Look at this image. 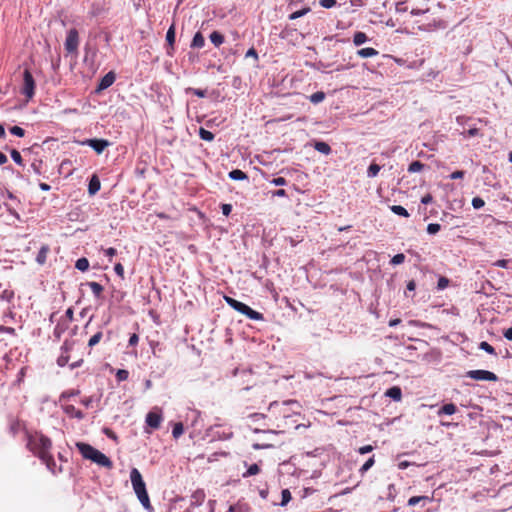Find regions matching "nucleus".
Masks as SVG:
<instances>
[{
	"label": "nucleus",
	"instance_id": "f257e3e1",
	"mask_svg": "<svg viewBox=\"0 0 512 512\" xmlns=\"http://www.w3.org/2000/svg\"><path fill=\"white\" fill-rule=\"evenodd\" d=\"M130 480L133 490L144 507L148 512H153V506L151 505L150 498L146 489V484L143 477L137 468H132L130 471Z\"/></svg>",
	"mask_w": 512,
	"mask_h": 512
},
{
	"label": "nucleus",
	"instance_id": "f03ea898",
	"mask_svg": "<svg viewBox=\"0 0 512 512\" xmlns=\"http://www.w3.org/2000/svg\"><path fill=\"white\" fill-rule=\"evenodd\" d=\"M76 447L84 459L90 460L107 469L113 468V462L104 453L84 442H77Z\"/></svg>",
	"mask_w": 512,
	"mask_h": 512
},
{
	"label": "nucleus",
	"instance_id": "7ed1b4c3",
	"mask_svg": "<svg viewBox=\"0 0 512 512\" xmlns=\"http://www.w3.org/2000/svg\"><path fill=\"white\" fill-rule=\"evenodd\" d=\"M27 443L26 447L29 451H31L35 456H37L39 459L44 454L50 452V449L52 447V442L50 438L43 435L42 433L35 432L33 434L26 433Z\"/></svg>",
	"mask_w": 512,
	"mask_h": 512
},
{
	"label": "nucleus",
	"instance_id": "20e7f679",
	"mask_svg": "<svg viewBox=\"0 0 512 512\" xmlns=\"http://www.w3.org/2000/svg\"><path fill=\"white\" fill-rule=\"evenodd\" d=\"M226 303L233 308L235 311L245 315L250 320L254 321H262L264 320V315L256 310H253L250 306L247 304L238 301L232 297L225 296L224 297Z\"/></svg>",
	"mask_w": 512,
	"mask_h": 512
},
{
	"label": "nucleus",
	"instance_id": "39448f33",
	"mask_svg": "<svg viewBox=\"0 0 512 512\" xmlns=\"http://www.w3.org/2000/svg\"><path fill=\"white\" fill-rule=\"evenodd\" d=\"M35 80L32 73L29 69H25L23 71V86L21 88V93L28 99H32L35 95Z\"/></svg>",
	"mask_w": 512,
	"mask_h": 512
},
{
	"label": "nucleus",
	"instance_id": "423d86ee",
	"mask_svg": "<svg viewBox=\"0 0 512 512\" xmlns=\"http://www.w3.org/2000/svg\"><path fill=\"white\" fill-rule=\"evenodd\" d=\"M465 377L477 380V381H492L496 382L498 380V376L491 371L488 370H469L466 372Z\"/></svg>",
	"mask_w": 512,
	"mask_h": 512
},
{
	"label": "nucleus",
	"instance_id": "0eeeda50",
	"mask_svg": "<svg viewBox=\"0 0 512 512\" xmlns=\"http://www.w3.org/2000/svg\"><path fill=\"white\" fill-rule=\"evenodd\" d=\"M110 142L106 139L102 138H91L85 139L80 142L82 146H89L92 148L97 154L103 153V151L110 146Z\"/></svg>",
	"mask_w": 512,
	"mask_h": 512
},
{
	"label": "nucleus",
	"instance_id": "6e6552de",
	"mask_svg": "<svg viewBox=\"0 0 512 512\" xmlns=\"http://www.w3.org/2000/svg\"><path fill=\"white\" fill-rule=\"evenodd\" d=\"M65 50L68 53H75L79 46V33L77 29L72 28L67 32L66 40L64 43Z\"/></svg>",
	"mask_w": 512,
	"mask_h": 512
},
{
	"label": "nucleus",
	"instance_id": "1a4fd4ad",
	"mask_svg": "<svg viewBox=\"0 0 512 512\" xmlns=\"http://www.w3.org/2000/svg\"><path fill=\"white\" fill-rule=\"evenodd\" d=\"M162 421V413L156 408L148 412L145 419L146 425L153 430L159 429Z\"/></svg>",
	"mask_w": 512,
	"mask_h": 512
},
{
	"label": "nucleus",
	"instance_id": "9d476101",
	"mask_svg": "<svg viewBox=\"0 0 512 512\" xmlns=\"http://www.w3.org/2000/svg\"><path fill=\"white\" fill-rule=\"evenodd\" d=\"M116 80V74L114 71H109L106 73L99 81L95 92L100 93L106 89H108Z\"/></svg>",
	"mask_w": 512,
	"mask_h": 512
},
{
	"label": "nucleus",
	"instance_id": "9b49d317",
	"mask_svg": "<svg viewBox=\"0 0 512 512\" xmlns=\"http://www.w3.org/2000/svg\"><path fill=\"white\" fill-rule=\"evenodd\" d=\"M294 404H297V402L293 400L284 401L282 403L274 401L270 403L268 409L272 412H277L279 415H282L283 417H286V406Z\"/></svg>",
	"mask_w": 512,
	"mask_h": 512
},
{
	"label": "nucleus",
	"instance_id": "f8f14e48",
	"mask_svg": "<svg viewBox=\"0 0 512 512\" xmlns=\"http://www.w3.org/2000/svg\"><path fill=\"white\" fill-rule=\"evenodd\" d=\"M40 460L46 465L47 469L54 475L61 472V467L57 468L56 462L50 452L41 456Z\"/></svg>",
	"mask_w": 512,
	"mask_h": 512
},
{
	"label": "nucleus",
	"instance_id": "ddd939ff",
	"mask_svg": "<svg viewBox=\"0 0 512 512\" xmlns=\"http://www.w3.org/2000/svg\"><path fill=\"white\" fill-rule=\"evenodd\" d=\"M448 26V23L445 20L442 19H433L431 22L419 26V29L422 31H433L437 29H446Z\"/></svg>",
	"mask_w": 512,
	"mask_h": 512
},
{
	"label": "nucleus",
	"instance_id": "4468645a",
	"mask_svg": "<svg viewBox=\"0 0 512 512\" xmlns=\"http://www.w3.org/2000/svg\"><path fill=\"white\" fill-rule=\"evenodd\" d=\"M175 36H176L175 35V27H174V25H171L166 32V42L168 44L166 53L168 56H173Z\"/></svg>",
	"mask_w": 512,
	"mask_h": 512
},
{
	"label": "nucleus",
	"instance_id": "2eb2a0df",
	"mask_svg": "<svg viewBox=\"0 0 512 512\" xmlns=\"http://www.w3.org/2000/svg\"><path fill=\"white\" fill-rule=\"evenodd\" d=\"M354 54L360 58H371L379 55V51L372 48V47H366V48H360L357 49Z\"/></svg>",
	"mask_w": 512,
	"mask_h": 512
},
{
	"label": "nucleus",
	"instance_id": "dca6fc26",
	"mask_svg": "<svg viewBox=\"0 0 512 512\" xmlns=\"http://www.w3.org/2000/svg\"><path fill=\"white\" fill-rule=\"evenodd\" d=\"M101 188V183L97 175H93L88 183V193L95 195Z\"/></svg>",
	"mask_w": 512,
	"mask_h": 512
},
{
	"label": "nucleus",
	"instance_id": "f3484780",
	"mask_svg": "<svg viewBox=\"0 0 512 512\" xmlns=\"http://www.w3.org/2000/svg\"><path fill=\"white\" fill-rule=\"evenodd\" d=\"M63 411L70 417H74L78 420L84 419L85 415L82 411L75 408L73 405H66L63 407Z\"/></svg>",
	"mask_w": 512,
	"mask_h": 512
},
{
	"label": "nucleus",
	"instance_id": "a211bd4d",
	"mask_svg": "<svg viewBox=\"0 0 512 512\" xmlns=\"http://www.w3.org/2000/svg\"><path fill=\"white\" fill-rule=\"evenodd\" d=\"M385 396L394 401H400L402 398V390L399 386H392L386 390Z\"/></svg>",
	"mask_w": 512,
	"mask_h": 512
},
{
	"label": "nucleus",
	"instance_id": "6ab92c4d",
	"mask_svg": "<svg viewBox=\"0 0 512 512\" xmlns=\"http://www.w3.org/2000/svg\"><path fill=\"white\" fill-rule=\"evenodd\" d=\"M49 251H50V248L48 245L44 244L41 246V248L38 251V254L36 256V259H35L39 265H44L46 263L47 255H48Z\"/></svg>",
	"mask_w": 512,
	"mask_h": 512
},
{
	"label": "nucleus",
	"instance_id": "aec40b11",
	"mask_svg": "<svg viewBox=\"0 0 512 512\" xmlns=\"http://www.w3.org/2000/svg\"><path fill=\"white\" fill-rule=\"evenodd\" d=\"M457 411V406L454 403L444 404L438 411L437 415H453Z\"/></svg>",
	"mask_w": 512,
	"mask_h": 512
},
{
	"label": "nucleus",
	"instance_id": "412c9836",
	"mask_svg": "<svg viewBox=\"0 0 512 512\" xmlns=\"http://www.w3.org/2000/svg\"><path fill=\"white\" fill-rule=\"evenodd\" d=\"M205 497H206V495H205L204 490L198 489V490L194 491L193 494L191 495L192 504L196 505V506L202 505V503L205 500Z\"/></svg>",
	"mask_w": 512,
	"mask_h": 512
},
{
	"label": "nucleus",
	"instance_id": "4be33fe9",
	"mask_svg": "<svg viewBox=\"0 0 512 512\" xmlns=\"http://www.w3.org/2000/svg\"><path fill=\"white\" fill-rule=\"evenodd\" d=\"M86 285L91 289V291L93 292L94 296L97 299L102 297L104 288L100 283L91 281V282H87Z\"/></svg>",
	"mask_w": 512,
	"mask_h": 512
},
{
	"label": "nucleus",
	"instance_id": "5701e85b",
	"mask_svg": "<svg viewBox=\"0 0 512 512\" xmlns=\"http://www.w3.org/2000/svg\"><path fill=\"white\" fill-rule=\"evenodd\" d=\"M228 177L231 180H234V181H242V180L248 179V175L244 171H242L240 169H233V170H231L228 173Z\"/></svg>",
	"mask_w": 512,
	"mask_h": 512
},
{
	"label": "nucleus",
	"instance_id": "b1692460",
	"mask_svg": "<svg viewBox=\"0 0 512 512\" xmlns=\"http://www.w3.org/2000/svg\"><path fill=\"white\" fill-rule=\"evenodd\" d=\"M314 149L324 155H328L331 153V147L328 143L324 141H316L313 145Z\"/></svg>",
	"mask_w": 512,
	"mask_h": 512
},
{
	"label": "nucleus",
	"instance_id": "393cba45",
	"mask_svg": "<svg viewBox=\"0 0 512 512\" xmlns=\"http://www.w3.org/2000/svg\"><path fill=\"white\" fill-rule=\"evenodd\" d=\"M204 45H205L204 36L202 35L201 32H196L192 39L191 47L200 49V48L204 47Z\"/></svg>",
	"mask_w": 512,
	"mask_h": 512
},
{
	"label": "nucleus",
	"instance_id": "a878e982",
	"mask_svg": "<svg viewBox=\"0 0 512 512\" xmlns=\"http://www.w3.org/2000/svg\"><path fill=\"white\" fill-rule=\"evenodd\" d=\"M209 39L216 47H219L224 43V36L219 31H213L210 34Z\"/></svg>",
	"mask_w": 512,
	"mask_h": 512
},
{
	"label": "nucleus",
	"instance_id": "bb28decb",
	"mask_svg": "<svg viewBox=\"0 0 512 512\" xmlns=\"http://www.w3.org/2000/svg\"><path fill=\"white\" fill-rule=\"evenodd\" d=\"M431 501V498L428 496H413L408 500V506H415L420 502H423V505Z\"/></svg>",
	"mask_w": 512,
	"mask_h": 512
},
{
	"label": "nucleus",
	"instance_id": "cd10ccee",
	"mask_svg": "<svg viewBox=\"0 0 512 512\" xmlns=\"http://www.w3.org/2000/svg\"><path fill=\"white\" fill-rule=\"evenodd\" d=\"M369 40L364 32H354V46H360Z\"/></svg>",
	"mask_w": 512,
	"mask_h": 512
},
{
	"label": "nucleus",
	"instance_id": "c85d7f7f",
	"mask_svg": "<svg viewBox=\"0 0 512 512\" xmlns=\"http://www.w3.org/2000/svg\"><path fill=\"white\" fill-rule=\"evenodd\" d=\"M390 210L395 214V215H398V216H402V217H405V218H408L410 216L409 212L407 211V209L401 205H392L390 207Z\"/></svg>",
	"mask_w": 512,
	"mask_h": 512
},
{
	"label": "nucleus",
	"instance_id": "c756f323",
	"mask_svg": "<svg viewBox=\"0 0 512 512\" xmlns=\"http://www.w3.org/2000/svg\"><path fill=\"white\" fill-rule=\"evenodd\" d=\"M425 167V164H423L421 161L419 160H416V161H412L409 166H408V172L409 173H416V172H420L424 169Z\"/></svg>",
	"mask_w": 512,
	"mask_h": 512
},
{
	"label": "nucleus",
	"instance_id": "7c9ffc66",
	"mask_svg": "<svg viewBox=\"0 0 512 512\" xmlns=\"http://www.w3.org/2000/svg\"><path fill=\"white\" fill-rule=\"evenodd\" d=\"M185 94H193V95H195V96H197L199 98H204L207 95V90L199 89V88L187 87L185 89Z\"/></svg>",
	"mask_w": 512,
	"mask_h": 512
},
{
	"label": "nucleus",
	"instance_id": "2f4dec72",
	"mask_svg": "<svg viewBox=\"0 0 512 512\" xmlns=\"http://www.w3.org/2000/svg\"><path fill=\"white\" fill-rule=\"evenodd\" d=\"M325 97H326V94L323 91H317V92L311 94L308 98L311 103L319 104L325 99Z\"/></svg>",
	"mask_w": 512,
	"mask_h": 512
},
{
	"label": "nucleus",
	"instance_id": "473e14b6",
	"mask_svg": "<svg viewBox=\"0 0 512 512\" xmlns=\"http://www.w3.org/2000/svg\"><path fill=\"white\" fill-rule=\"evenodd\" d=\"M75 268L78 269L81 272L87 271L88 268H89V261H88V259L85 258V257H81V258L77 259V261L75 263Z\"/></svg>",
	"mask_w": 512,
	"mask_h": 512
},
{
	"label": "nucleus",
	"instance_id": "72a5a7b5",
	"mask_svg": "<svg viewBox=\"0 0 512 512\" xmlns=\"http://www.w3.org/2000/svg\"><path fill=\"white\" fill-rule=\"evenodd\" d=\"M199 137L204 141L210 142L214 140L215 135L211 131L204 129L203 127H200Z\"/></svg>",
	"mask_w": 512,
	"mask_h": 512
},
{
	"label": "nucleus",
	"instance_id": "f704fd0d",
	"mask_svg": "<svg viewBox=\"0 0 512 512\" xmlns=\"http://www.w3.org/2000/svg\"><path fill=\"white\" fill-rule=\"evenodd\" d=\"M375 463L374 455L370 456L367 461L359 468L361 475H364Z\"/></svg>",
	"mask_w": 512,
	"mask_h": 512
},
{
	"label": "nucleus",
	"instance_id": "c9c22d12",
	"mask_svg": "<svg viewBox=\"0 0 512 512\" xmlns=\"http://www.w3.org/2000/svg\"><path fill=\"white\" fill-rule=\"evenodd\" d=\"M67 327L68 326L65 323L58 322L53 331L55 338L60 339L62 334L66 331Z\"/></svg>",
	"mask_w": 512,
	"mask_h": 512
},
{
	"label": "nucleus",
	"instance_id": "e433bc0d",
	"mask_svg": "<svg viewBox=\"0 0 512 512\" xmlns=\"http://www.w3.org/2000/svg\"><path fill=\"white\" fill-rule=\"evenodd\" d=\"M259 472H260V467L258 466V464H252L248 467L246 472L243 473L242 477L248 478L250 476L257 475Z\"/></svg>",
	"mask_w": 512,
	"mask_h": 512
},
{
	"label": "nucleus",
	"instance_id": "4c0bfd02",
	"mask_svg": "<svg viewBox=\"0 0 512 512\" xmlns=\"http://www.w3.org/2000/svg\"><path fill=\"white\" fill-rule=\"evenodd\" d=\"M250 508L247 504H235L231 505L228 509V512H249Z\"/></svg>",
	"mask_w": 512,
	"mask_h": 512
},
{
	"label": "nucleus",
	"instance_id": "58836bf2",
	"mask_svg": "<svg viewBox=\"0 0 512 512\" xmlns=\"http://www.w3.org/2000/svg\"><path fill=\"white\" fill-rule=\"evenodd\" d=\"M380 169H381L380 165H378L377 163H374V162L371 163L367 169V176L369 178H373V177L377 176Z\"/></svg>",
	"mask_w": 512,
	"mask_h": 512
},
{
	"label": "nucleus",
	"instance_id": "ea45409f",
	"mask_svg": "<svg viewBox=\"0 0 512 512\" xmlns=\"http://www.w3.org/2000/svg\"><path fill=\"white\" fill-rule=\"evenodd\" d=\"M308 12H310V8L309 7H304L301 10H298V11H295V12L291 13L288 16V18H289V20H295V19H298L300 17L305 16Z\"/></svg>",
	"mask_w": 512,
	"mask_h": 512
},
{
	"label": "nucleus",
	"instance_id": "a19ab883",
	"mask_svg": "<svg viewBox=\"0 0 512 512\" xmlns=\"http://www.w3.org/2000/svg\"><path fill=\"white\" fill-rule=\"evenodd\" d=\"M103 337L102 331H98L95 333L88 341V347L93 348L95 345H97Z\"/></svg>",
	"mask_w": 512,
	"mask_h": 512
},
{
	"label": "nucleus",
	"instance_id": "79ce46f5",
	"mask_svg": "<svg viewBox=\"0 0 512 512\" xmlns=\"http://www.w3.org/2000/svg\"><path fill=\"white\" fill-rule=\"evenodd\" d=\"M479 348L485 352H487L488 354L490 355H496V351H495V348L490 345L488 342L486 341H482L480 344H479Z\"/></svg>",
	"mask_w": 512,
	"mask_h": 512
},
{
	"label": "nucleus",
	"instance_id": "37998d69",
	"mask_svg": "<svg viewBox=\"0 0 512 512\" xmlns=\"http://www.w3.org/2000/svg\"><path fill=\"white\" fill-rule=\"evenodd\" d=\"M80 391L78 389H71L63 391L60 395V400L69 399L71 397L79 395Z\"/></svg>",
	"mask_w": 512,
	"mask_h": 512
},
{
	"label": "nucleus",
	"instance_id": "c03bdc74",
	"mask_svg": "<svg viewBox=\"0 0 512 512\" xmlns=\"http://www.w3.org/2000/svg\"><path fill=\"white\" fill-rule=\"evenodd\" d=\"M184 432V426L181 422H178L174 425L172 430V435L174 438H179Z\"/></svg>",
	"mask_w": 512,
	"mask_h": 512
},
{
	"label": "nucleus",
	"instance_id": "a18cd8bd",
	"mask_svg": "<svg viewBox=\"0 0 512 512\" xmlns=\"http://www.w3.org/2000/svg\"><path fill=\"white\" fill-rule=\"evenodd\" d=\"M129 377V372L125 369H119L116 372L115 378L117 382H123L126 381Z\"/></svg>",
	"mask_w": 512,
	"mask_h": 512
},
{
	"label": "nucleus",
	"instance_id": "49530a36",
	"mask_svg": "<svg viewBox=\"0 0 512 512\" xmlns=\"http://www.w3.org/2000/svg\"><path fill=\"white\" fill-rule=\"evenodd\" d=\"M73 346L74 342L69 339H66L61 346V353L69 354V352L73 349Z\"/></svg>",
	"mask_w": 512,
	"mask_h": 512
},
{
	"label": "nucleus",
	"instance_id": "de8ad7c7",
	"mask_svg": "<svg viewBox=\"0 0 512 512\" xmlns=\"http://www.w3.org/2000/svg\"><path fill=\"white\" fill-rule=\"evenodd\" d=\"M405 258L406 257L403 253H398L391 258L390 264L394 266L400 265L405 261Z\"/></svg>",
	"mask_w": 512,
	"mask_h": 512
},
{
	"label": "nucleus",
	"instance_id": "09e8293b",
	"mask_svg": "<svg viewBox=\"0 0 512 512\" xmlns=\"http://www.w3.org/2000/svg\"><path fill=\"white\" fill-rule=\"evenodd\" d=\"M9 132L17 137H24L25 130L19 126H12L9 128Z\"/></svg>",
	"mask_w": 512,
	"mask_h": 512
},
{
	"label": "nucleus",
	"instance_id": "8fccbe9b",
	"mask_svg": "<svg viewBox=\"0 0 512 512\" xmlns=\"http://www.w3.org/2000/svg\"><path fill=\"white\" fill-rule=\"evenodd\" d=\"M11 158L18 165H23V159L20 152L16 149L11 150Z\"/></svg>",
	"mask_w": 512,
	"mask_h": 512
},
{
	"label": "nucleus",
	"instance_id": "3c124183",
	"mask_svg": "<svg viewBox=\"0 0 512 512\" xmlns=\"http://www.w3.org/2000/svg\"><path fill=\"white\" fill-rule=\"evenodd\" d=\"M282 500L280 505L285 506L291 500V493L288 489H283L281 492Z\"/></svg>",
	"mask_w": 512,
	"mask_h": 512
},
{
	"label": "nucleus",
	"instance_id": "603ef678",
	"mask_svg": "<svg viewBox=\"0 0 512 512\" xmlns=\"http://www.w3.org/2000/svg\"><path fill=\"white\" fill-rule=\"evenodd\" d=\"M441 229V225L438 223H430L427 226V233L430 235H435Z\"/></svg>",
	"mask_w": 512,
	"mask_h": 512
},
{
	"label": "nucleus",
	"instance_id": "864d4df0",
	"mask_svg": "<svg viewBox=\"0 0 512 512\" xmlns=\"http://www.w3.org/2000/svg\"><path fill=\"white\" fill-rule=\"evenodd\" d=\"M68 362H69V354L61 353L60 356L57 358V365L59 367H64Z\"/></svg>",
	"mask_w": 512,
	"mask_h": 512
},
{
	"label": "nucleus",
	"instance_id": "5fc2aeb1",
	"mask_svg": "<svg viewBox=\"0 0 512 512\" xmlns=\"http://www.w3.org/2000/svg\"><path fill=\"white\" fill-rule=\"evenodd\" d=\"M449 285V279L444 277V276H441L439 279H438V282H437V288L438 290H443L445 289L447 286Z\"/></svg>",
	"mask_w": 512,
	"mask_h": 512
},
{
	"label": "nucleus",
	"instance_id": "6e6d98bb",
	"mask_svg": "<svg viewBox=\"0 0 512 512\" xmlns=\"http://www.w3.org/2000/svg\"><path fill=\"white\" fill-rule=\"evenodd\" d=\"M484 205L485 202L481 197H474L472 199V206L474 209H481Z\"/></svg>",
	"mask_w": 512,
	"mask_h": 512
},
{
	"label": "nucleus",
	"instance_id": "4d7b16f0",
	"mask_svg": "<svg viewBox=\"0 0 512 512\" xmlns=\"http://www.w3.org/2000/svg\"><path fill=\"white\" fill-rule=\"evenodd\" d=\"M336 3V0H319L320 6L326 9L334 7Z\"/></svg>",
	"mask_w": 512,
	"mask_h": 512
},
{
	"label": "nucleus",
	"instance_id": "13d9d810",
	"mask_svg": "<svg viewBox=\"0 0 512 512\" xmlns=\"http://www.w3.org/2000/svg\"><path fill=\"white\" fill-rule=\"evenodd\" d=\"M511 260L509 259H499L493 263L494 266L500 267V268H510L509 263Z\"/></svg>",
	"mask_w": 512,
	"mask_h": 512
},
{
	"label": "nucleus",
	"instance_id": "bf43d9fd",
	"mask_svg": "<svg viewBox=\"0 0 512 512\" xmlns=\"http://www.w3.org/2000/svg\"><path fill=\"white\" fill-rule=\"evenodd\" d=\"M0 333H6L12 336H16V330L13 327L0 325Z\"/></svg>",
	"mask_w": 512,
	"mask_h": 512
},
{
	"label": "nucleus",
	"instance_id": "052dcab7",
	"mask_svg": "<svg viewBox=\"0 0 512 512\" xmlns=\"http://www.w3.org/2000/svg\"><path fill=\"white\" fill-rule=\"evenodd\" d=\"M3 205L10 215L14 216L18 220L20 219V215L12 206H10L8 203H4Z\"/></svg>",
	"mask_w": 512,
	"mask_h": 512
},
{
	"label": "nucleus",
	"instance_id": "680f3d73",
	"mask_svg": "<svg viewBox=\"0 0 512 512\" xmlns=\"http://www.w3.org/2000/svg\"><path fill=\"white\" fill-rule=\"evenodd\" d=\"M270 182L275 186H284L287 184V180L284 177L273 178Z\"/></svg>",
	"mask_w": 512,
	"mask_h": 512
},
{
	"label": "nucleus",
	"instance_id": "e2e57ef3",
	"mask_svg": "<svg viewBox=\"0 0 512 512\" xmlns=\"http://www.w3.org/2000/svg\"><path fill=\"white\" fill-rule=\"evenodd\" d=\"M114 271L121 279H124V267L121 263L115 264Z\"/></svg>",
	"mask_w": 512,
	"mask_h": 512
},
{
	"label": "nucleus",
	"instance_id": "0e129e2a",
	"mask_svg": "<svg viewBox=\"0 0 512 512\" xmlns=\"http://www.w3.org/2000/svg\"><path fill=\"white\" fill-rule=\"evenodd\" d=\"M464 175H465V171H463V170H456V171H454L453 173H451L449 175V178L451 180L462 179L464 177Z\"/></svg>",
	"mask_w": 512,
	"mask_h": 512
},
{
	"label": "nucleus",
	"instance_id": "69168bd1",
	"mask_svg": "<svg viewBox=\"0 0 512 512\" xmlns=\"http://www.w3.org/2000/svg\"><path fill=\"white\" fill-rule=\"evenodd\" d=\"M221 211L224 216H229L232 211V205L231 204H222L221 205Z\"/></svg>",
	"mask_w": 512,
	"mask_h": 512
},
{
	"label": "nucleus",
	"instance_id": "338daca9",
	"mask_svg": "<svg viewBox=\"0 0 512 512\" xmlns=\"http://www.w3.org/2000/svg\"><path fill=\"white\" fill-rule=\"evenodd\" d=\"M374 449V447L372 445H365V446H362L358 449V453L361 454V455H365L367 453H370L372 452Z\"/></svg>",
	"mask_w": 512,
	"mask_h": 512
},
{
	"label": "nucleus",
	"instance_id": "774afa93",
	"mask_svg": "<svg viewBox=\"0 0 512 512\" xmlns=\"http://www.w3.org/2000/svg\"><path fill=\"white\" fill-rule=\"evenodd\" d=\"M139 342V336L136 333L130 335L128 344L129 346H136Z\"/></svg>",
	"mask_w": 512,
	"mask_h": 512
}]
</instances>
